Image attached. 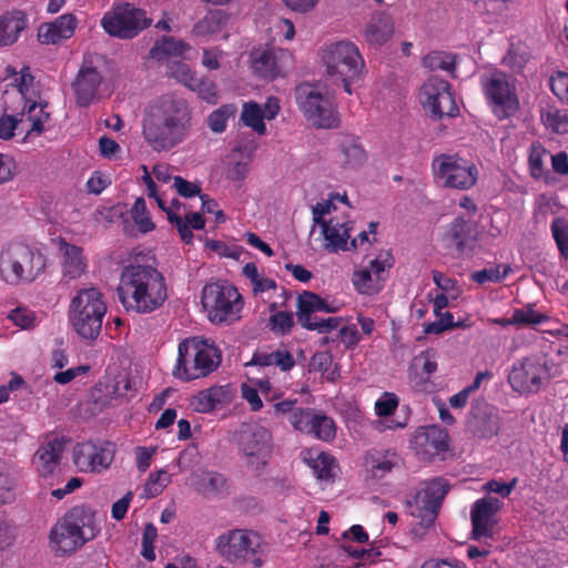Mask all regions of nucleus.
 <instances>
[{"mask_svg":"<svg viewBox=\"0 0 568 568\" xmlns=\"http://www.w3.org/2000/svg\"><path fill=\"white\" fill-rule=\"evenodd\" d=\"M194 485L199 493L209 496H222L229 487L225 477L215 471H202Z\"/></svg>","mask_w":568,"mask_h":568,"instance_id":"nucleus-40","label":"nucleus"},{"mask_svg":"<svg viewBox=\"0 0 568 568\" xmlns=\"http://www.w3.org/2000/svg\"><path fill=\"white\" fill-rule=\"evenodd\" d=\"M297 105L310 124L320 129H332L339 124V114L332 94L318 87L304 83L296 89Z\"/></svg>","mask_w":568,"mask_h":568,"instance_id":"nucleus-11","label":"nucleus"},{"mask_svg":"<svg viewBox=\"0 0 568 568\" xmlns=\"http://www.w3.org/2000/svg\"><path fill=\"white\" fill-rule=\"evenodd\" d=\"M227 22V16L222 10H210L196 21L192 28V36L203 40H211L221 33Z\"/></svg>","mask_w":568,"mask_h":568,"instance_id":"nucleus-37","label":"nucleus"},{"mask_svg":"<svg viewBox=\"0 0 568 568\" xmlns=\"http://www.w3.org/2000/svg\"><path fill=\"white\" fill-rule=\"evenodd\" d=\"M510 271L511 268L509 265H496L473 273L471 278L478 284H484L486 282L499 283L506 278Z\"/></svg>","mask_w":568,"mask_h":568,"instance_id":"nucleus-53","label":"nucleus"},{"mask_svg":"<svg viewBox=\"0 0 568 568\" xmlns=\"http://www.w3.org/2000/svg\"><path fill=\"white\" fill-rule=\"evenodd\" d=\"M242 273L250 281V285L255 297L268 301L276 293V282L260 273L256 264L246 263L243 266Z\"/></svg>","mask_w":568,"mask_h":568,"instance_id":"nucleus-36","label":"nucleus"},{"mask_svg":"<svg viewBox=\"0 0 568 568\" xmlns=\"http://www.w3.org/2000/svg\"><path fill=\"white\" fill-rule=\"evenodd\" d=\"M314 414L313 409L298 407L290 415V423L296 430L308 435L314 427L312 426Z\"/></svg>","mask_w":568,"mask_h":568,"instance_id":"nucleus-54","label":"nucleus"},{"mask_svg":"<svg viewBox=\"0 0 568 568\" xmlns=\"http://www.w3.org/2000/svg\"><path fill=\"white\" fill-rule=\"evenodd\" d=\"M334 200L346 202L345 196L336 195L316 203L312 209L313 221L321 227L322 247L328 253L349 250L348 240L353 229L349 220L334 214L336 212Z\"/></svg>","mask_w":568,"mask_h":568,"instance_id":"nucleus-10","label":"nucleus"},{"mask_svg":"<svg viewBox=\"0 0 568 568\" xmlns=\"http://www.w3.org/2000/svg\"><path fill=\"white\" fill-rule=\"evenodd\" d=\"M236 108L233 104H224L214 110L207 116V125L214 133H222L226 129V123L235 114Z\"/></svg>","mask_w":568,"mask_h":568,"instance_id":"nucleus-51","label":"nucleus"},{"mask_svg":"<svg viewBox=\"0 0 568 568\" xmlns=\"http://www.w3.org/2000/svg\"><path fill=\"white\" fill-rule=\"evenodd\" d=\"M547 374L546 365L541 359L525 358L514 364L508 379L517 392H537Z\"/></svg>","mask_w":568,"mask_h":568,"instance_id":"nucleus-24","label":"nucleus"},{"mask_svg":"<svg viewBox=\"0 0 568 568\" xmlns=\"http://www.w3.org/2000/svg\"><path fill=\"white\" fill-rule=\"evenodd\" d=\"M301 457L321 480H331L337 474L338 467L335 459L317 448L304 449L301 453Z\"/></svg>","mask_w":568,"mask_h":568,"instance_id":"nucleus-34","label":"nucleus"},{"mask_svg":"<svg viewBox=\"0 0 568 568\" xmlns=\"http://www.w3.org/2000/svg\"><path fill=\"white\" fill-rule=\"evenodd\" d=\"M101 82L102 75L99 70L91 60H84L72 83L78 105L88 106L93 103L98 97Z\"/></svg>","mask_w":568,"mask_h":568,"instance_id":"nucleus-25","label":"nucleus"},{"mask_svg":"<svg viewBox=\"0 0 568 568\" xmlns=\"http://www.w3.org/2000/svg\"><path fill=\"white\" fill-rule=\"evenodd\" d=\"M78 27V19L72 13H64L53 21L39 27L38 39L44 44H55L70 39Z\"/></svg>","mask_w":568,"mask_h":568,"instance_id":"nucleus-31","label":"nucleus"},{"mask_svg":"<svg viewBox=\"0 0 568 568\" xmlns=\"http://www.w3.org/2000/svg\"><path fill=\"white\" fill-rule=\"evenodd\" d=\"M398 397L394 393H384L375 403L376 415L387 418L397 409Z\"/></svg>","mask_w":568,"mask_h":568,"instance_id":"nucleus-60","label":"nucleus"},{"mask_svg":"<svg viewBox=\"0 0 568 568\" xmlns=\"http://www.w3.org/2000/svg\"><path fill=\"white\" fill-rule=\"evenodd\" d=\"M217 552L229 562L263 568L266 561V544L262 536L250 529H231L215 540Z\"/></svg>","mask_w":568,"mask_h":568,"instance_id":"nucleus-7","label":"nucleus"},{"mask_svg":"<svg viewBox=\"0 0 568 568\" xmlns=\"http://www.w3.org/2000/svg\"><path fill=\"white\" fill-rule=\"evenodd\" d=\"M419 102L426 113L439 119L454 116L458 112L450 84L438 77L428 78L419 90Z\"/></svg>","mask_w":568,"mask_h":568,"instance_id":"nucleus-17","label":"nucleus"},{"mask_svg":"<svg viewBox=\"0 0 568 568\" xmlns=\"http://www.w3.org/2000/svg\"><path fill=\"white\" fill-rule=\"evenodd\" d=\"M550 89L560 101L568 104V73H554L550 78Z\"/></svg>","mask_w":568,"mask_h":568,"instance_id":"nucleus-62","label":"nucleus"},{"mask_svg":"<svg viewBox=\"0 0 568 568\" xmlns=\"http://www.w3.org/2000/svg\"><path fill=\"white\" fill-rule=\"evenodd\" d=\"M455 55L445 51H432L423 59V65L432 71H452L455 68Z\"/></svg>","mask_w":568,"mask_h":568,"instance_id":"nucleus-50","label":"nucleus"},{"mask_svg":"<svg viewBox=\"0 0 568 568\" xmlns=\"http://www.w3.org/2000/svg\"><path fill=\"white\" fill-rule=\"evenodd\" d=\"M479 84L491 113L498 120L515 116L520 108L516 80L499 69L483 73Z\"/></svg>","mask_w":568,"mask_h":568,"instance_id":"nucleus-9","label":"nucleus"},{"mask_svg":"<svg viewBox=\"0 0 568 568\" xmlns=\"http://www.w3.org/2000/svg\"><path fill=\"white\" fill-rule=\"evenodd\" d=\"M130 213L133 222L142 233L150 232L155 227L146 210L145 201L142 197L135 200Z\"/></svg>","mask_w":568,"mask_h":568,"instance_id":"nucleus-52","label":"nucleus"},{"mask_svg":"<svg viewBox=\"0 0 568 568\" xmlns=\"http://www.w3.org/2000/svg\"><path fill=\"white\" fill-rule=\"evenodd\" d=\"M336 162L344 170H357L366 162V153L355 138L347 136L338 146Z\"/></svg>","mask_w":568,"mask_h":568,"instance_id":"nucleus-35","label":"nucleus"},{"mask_svg":"<svg viewBox=\"0 0 568 568\" xmlns=\"http://www.w3.org/2000/svg\"><path fill=\"white\" fill-rule=\"evenodd\" d=\"M168 73L174 78L178 82L190 88L196 79L195 73L192 69L182 61L173 60L168 65Z\"/></svg>","mask_w":568,"mask_h":568,"instance_id":"nucleus-55","label":"nucleus"},{"mask_svg":"<svg viewBox=\"0 0 568 568\" xmlns=\"http://www.w3.org/2000/svg\"><path fill=\"white\" fill-rule=\"evenodd\" d=\"M293 326V315L288 312H277L271 316V331L278 334H286Z\"/></svg>","mask_w":568,"mask_h":568,"instance_id":"nucleus-63","label":"nucleus"},{"mask_svg":"<svg viewBox=\"0 0 568 568\" xmlns=\"http://www.w3.org/2000/svg\"><path fill=\"white\" fill-rule=\"evenodd\" d=\"M235 393V388L231 384L213 385L193 395L190 399V407L196 413L207 414L230 405Z\"/></svg>","mask_w":568,"mask_h":568,"instance_id":"nucleus-26","label":"nucleus"},{"mask_svg":"<svg viewBox=\"0 0 568 568\" xmlns=\"http://www.w3.org/2000/svg\"><path fill=\"white\" fill-rule=\"evenodd\" d=\"M501 501L493 497L477 499L470 509L471 535L476 540L493 538L497 520V513Z\"/></svg>","mask_w":568,"mask_h":568,"instance_id":"nucleus-23","label":"nucleus"},{"mask_svg":"<svg viewBox=\"0 0 568 568\" xmlns=\"http://www.w3.org/2000/svg\"><path fill=\"white\" fill-rule=\"evenodd\" d=\"M312 424L314 427L308 435H312L323 442H329L335 437L336 427L331 417L315 412Z\"/></svg>","mask_w":568,"mask_h":568,"instance_id":"nucleus-47","label":"nucleus"},{"mask_svg":"<svg viewBox=\"0 0 568 568\" xmlns=\"http://www.w3.org/2000/svg\"><path fill=\"white\" fill-rule=\"evenodd\" d=\"M320 57L331 81L343 84L344 91L352 94V83L361 78L365 68L356 44L351 41L329 43L321 49Z\"/></svg>","mask_w":568,"mask_h":568,"instance_id":"nucleus-6","label":"nucleus"},{"mask_svg":"<svg viewBox=\"0 0 568 568\" xmlns=\"http://www.w3.org/2000/svg\"><path fill=\"white\" fill-rule=\"evenodd\" d=\"M333 358L328 352H317L310 362V368L320 372L326 379L335 378V371L332 369Z\"/></svg>","mask_w":568,"mask_h":568,"instance_id":"nucleus-56","label":"nucleus"},{"mask_svg":"<svg viewBox=\"0 0 568 568\" xmlns=\"http://www.w3.org/2000/svg\"><path fill=\"white\" fill-rule=\"evenodd\" d=\"M547 316L535 310L531 304L525 305L521 308H515L513 311V323L514 326H535L544 323Z\"/></svg>","mask_w":568,"mask_h":568,"instance_id":"nucleus-49","label":"nucleus"},{"mask_svg":"<svg viewBox=\"0 0 568 568\" xmlns=\"http://www.w3.org/2000/svg\"><path fill=\"white\" fill-rule=\"evenodd\" d=\"M47 102L27 101L21 113L0 118V139L9 140L16 135L26 141L31 135H40L50 120Z\"/></svg>","mask_w":568,"mask_h":568,"instance_id":"nucleus-13","label":"nucleus"},{"mask_svg":"<svg viewBox=\"0 0 568 568\" xmlns=\"http://www.w3.org/2000/svg\"><path fill=\"white\" fill-rule=\"evenodd\" d=\"M393 265L389 253L379 254L367 264L357 266L352 275L354 288L363 295H374L382 291L387 270Z\"/></svg>","mask_w":568,"mask_h":568,"instance_id":"nucleus-19","label":"nucleus"},{"mask_svg":"<svg viewBox=\"0 0 568 568\" xmlns=\"http://www.w3.org/2000/svg\"><path fill=\"white\" fill-rule=\"evenodd\" d=\"M436 369L437 363L428 353L423 352L414 357L412 362L409 368L410 378L415 382L416 385L427 383Z\"/></svg>","mask_w":568,"mask_h":568,"instance_id":"nucleus-44","label":"nucleus"},{"mask_svg":"<svg viewBox=\"0 0 568 568\" xmlns=\"http://www.w3.org/2000/svg\"><path fill=\"white\" fill-rule=\"evenodd\" d=\"M100 531L97 513L84 505L72 507L50 529L49 548L57 557L75 552Z\"/></svg>","mask_w":568,"mask_h":568,"instance_id":"nucleus-3","label":"nucleus"},{"mask_svg":"<svg viewBox=\"0 0 568 568\" xmlns=\"http://www.w3.org/2000/svg\"><path fill=\"white\" fill-rule=\"evenodd\" d=\"M274 52H286L283 49L272 47H258L251 51V64L254 73L262 78H274L277 74V65Z\"/></svg>","mask_w":568,"mask_h":568,"instance_id":"nucleus-38","label":"nucleus"},{"mask_svg":"<svg viewBox=\"0 0 568 568\" xmlns=\"http://www.w3.org/2000/svg\"><path fill=\"white\" fill-rule=\"evenodd\" d=\"M366 464L374 477L383 478L398 464V456L390 450L375 452L367 456Z\"/></svg>","mask_w":568,"mask_h":568,"instance_id":"nucleus-42","label":"nucleus"},{"mask_svg":"<svg viewBox=\"0 0 568 568\" xmlns=\"http://www.w3.org/2000/svg\"><path fill=\"white\" fill-rule=\"evenodd\" d=\"M150 23L143 10L128 2L114 4L101 19L103 30L120 39L134 38Z\"/></svg>","mask_w":568,"mask_h":568,"instance_id":"nucleus-15","label":"nucleus"},{"mask_svg":"<svg viewBox=\"0 0 568 568\" xmlns=\"http://www.w3.org/2000/svg\"><path fill=\"white\" fill-rule=\"evenodd\" d=\"M448 491L447 483L442 478H435L425 483L422 490L416 495V504L422 505L428 520H433L440 501Z\"/></svg>","mask_w":568,"mask_h":568,"instance_id":"nucleus-33","label":"nucleus"},{"mask_svg":"<svg viewBox=\"0 0 568 568\" xmlns=\"http://www.w3.org/2000/svg\"><path fill=\"white\" fill-rule=\"evenodd\" d=\"M541 121L544 125L555 133L564 134L568 132V113L554 106L541 110Z\"/></svg>","mask_w":568,"mask_h":568,"instance_id":"nucleus-45","label":"nucleus"},{"mask_svg":"<svg viewBox=\"0 0 568 568\" xmlns=\"http://www.w3.org/2000/svg\"><path fill=\"white\" fill-rule=\"evenodd\" d=\"M192 126V110L187 101L175 93L152 100L144 109L142 134L155 152L170 151L187 138Z\"/></svg>","mask_w":568,"mask_h":568,"instance_id":"nucleus-1","label":"nucleus"},{"mask_svg":"<svg viewBox=\"0 0 568 568\" xmlns=\"http://www.w3.org/2000/svg\"><path fill=\"white\" fill-rule=\"evenodd\" d=\"M143 170L144 174L142 180L146 185L148 195L153 197L156 201L159 207L166 213L169 221L175 225L183 242L187 244L191 243L193 240V233L191 229L202 230L205 224L204 219L197 212L185 214L183 217L182 214H178L175 211H173L172 207H166L162 196L158 195L155 182L153 181L152 176L145 166H143Z\"/></svg>","mask_w":568,"mask_h":568,"instance_id":"nucleus-22","label":"nucleus"},{"mask_svg":"<svg viewBox=\"0 0 568 568\" xmlns=\"http://www.w3.org/2000/svg\"><path fill=\"white\" fill-rule=\"evenodd\" d=\"M41 248L24 243H10L0 252V277L10 285L32 283L47 268Z\"/></svg>","mask_w":568,"mask_h":568,"instance_id":"nucleus-5","label":"nucleus"},{"mask_svg":"<svg viewBox=\"0 0 568 568\" xmlns=\"http://www.w3.org/2000/svg\"><path fill=\"white\" fill-rule=\"evenodd\" d=\"M118 293L123 307L138 314L159 310L168 298L164 276L156 268L139 263L123 267Z\"/></svg>","mask_w":568,"mask_h":568,"instance_id":"nucleus-2","label":"nucleus"},{"mask_svg":"<svg viewBox=\"0 0 568 568\" xmlns=\"http://www.w3.org/2000/svg\"><path fill=\"white\" fill-rule=\"evenodd\" d=\"M26 28V17L21 11L0 16V47L13 44Z\"/></svg>","mask_w":568,"mask_h":568,"instance_id":"nucleus-39","label":"nucleus"},{"mask_svg":"<svg viewBox=\"0 0 568 568\" xmlns=\"http://www.w3.org/2000/svg\"><path fill=\"white\" fill-rule=\"evenodd\" d=\"M529 59L527 47L518 41H511L508 51L504 55L501 63L518 73L523 70Z\"/></svg>","mask_w":568,"mask_h":568,"instance_id":"nucleus-46","label":"nucleus"},{"mask_svg":"<svg viewBox=\"0 0 568 568\" xmlns=\"http://www.w3.org/2000/svg\"><path fill=\"white\" fill-rule=\"evenodd\" d=\"M278 112V100L274 97H270L263 106L254 101L245 102L243 104L241 120L246 126L262 135L266 132L264 120L275 119Z\"/></svg>","mask_w":568,"mask_h":568,"instance_id":"nucleus-30","label":"nucleus"},{"mask_svg":"<svg viewBox=\"0 0 568 568\" xmlns=\"http://www.w3.org/2000/svg\"><path fill=\"white\" fill-rule=\"evenodd\" d=\"M239 445L244 463L251 470L257 471L267 464L272 453V436L265 427H246L240 434Z\"/></svg>","mask_w":568,"mask_h":568,"instance_id":"nucleus-18","label":"nucleus"},{"mask_svg":"<svg viewBox=\"0 0 568 568\" xmlns=\"http://www.w3.org/2000/svg\"><path fill=\"white\" fill-rule=\"evenodd\" d=\"M470 425L477 437L491 438L499 432L500 419L495 409L488 408L483 416H475Z\"/></svg>","mask_w":568,"mask_h":568,"instance_id":"nucleus-43","label":"nucleus"},{"mask_svg":"<svg viewBox=\"0 0 568 568\" xmlns=\"http://www.w3.org/2000/svg\"><path fill=\"white\" fill-rule=\"evenodd\" d=\"M274 38L291 41L295 37V26L292 20L281 18L273 22Z\"/></svg>","mask_w":568,"mask_h":568,"instance_id":"nucleus-64","label":"nucleus"},{"mask_svg":"<svg viewBox=\"0 0 568 568\" xmlns=\"http://www.w3.org/2000/svg\"><path fill=\"white\" fill-rule=\"evenodd\" d=\"M64 452V442L59 437L48 439L33 456V465L40 478L49 480L59 470Z\"/></svg>","mask_w":568,"mask_h":568,"instance_id":"nucleus-27","label":"nucleus"},{"mask_svg":"<svg viewBox=\"0 0 568 568\" xmlns=\"http://www.w3.org/2000/svg\"><path fill=\"white\" fill-rule=\"evenodd\" d=\"M8 318L22 329L33 328L38 323V317L33 311L21 307L11 311Z\"/></svg>","mask_w":568,"mask_h":568,"instance_id":"nucleus-58","label":"nucleus"},{"mask_svg":"<svg viewBox=\"0 0 568 568\" xmlns=\"http://www.w3.org/2000/svg\"><path fill=\"white\" fill-rule=\"evenodd\" d=\"M447 247H454L458 255H473L479 247V232L475 222L462 216L454 219L442 237Z\"/></svg>","mask_w":568,"mask_h":568,"instance_id":"nucleus-21","label":"nucleus"},{"mask_svg":"<svg viewBox=\"0 0 568 568\" xmlns=\"http://www.w3.org/2000/svg\"><path fill=\"white\" fill-rule=\"evenodd\" d=\"M201 303L212 323L233 322L243 308L242 296L226 282L206 284L202 290Z\"/></svg>","mask_w":568,"mask_h":568,"instance_id":"nucleus-12","label":"nucleus"},{"mask_svg":"<svg viewBox=\"0 0 568 568\" xmlns=\"http://www.w3.org/2000/svg\"><path fill=\"white\" fill-rule=\"evenodd\" d=\"M190 45L182 40L172 37H163L156 41L150 53L152 58L162 61L170 58L182 57Z\"/></svg>","mask_w":568,"mask_h":568,"instance_id":"nucleus-41","label":"nucleus"},{"mask_svg":"<svg viewBox=\"0 0 568 568\" xmlns=\"http://www.w3.org/2000/svg\"><path fill=\"white\" fill-rule=\"evenodd\" d=\"M58 247L61 254L62 280L71 282L84 275L89 266V261L83 248L63 239L59 240Z\"/></svg>","mask_w":568,"mask_h":568,"instance_id":"nucleus-29","label":"nucleus"},{"mask_svg":"<svg viewBox=\"0 0 568 568\" xmlns=\"http://www.w3.org/2000/svg\"><path fill=\"white\" fill-rule=\"evenodd\" d=\"M171 483V474L165 468L151 473L144 484L143 495L146 498L156 497Z\"/></svg>","mask_w":568,"mask_h":568,"instance_id":"nucleus-48","label":"nucleus"},{"mask_svg":"<svg viewBox=\"0 0 568 568\" xmlns=\"http://www.w3.org/2000/svg\"><path fill=\"white\" fill-rule=\"evenodd\" d=\"M116 448L111 442L78 444L73 449V462L82 473H101L113 463Z\"/></svg>","mask_w":568,"mask_h":568,"instance_id":"nucleus-20","label":"nucleus"},{"mask_svg":"<svg viewBox=\"0 0 568 568\" xmlns=\"http://www.w3.org/2000/svg\"><path fill=\"white\" fill-rule=\"evenodd\" d=\"M433 175L445 187L469 190L478 180L477 165L458 154H440L433 160Z\"/></svg>","mask_w":568,"mask_h":568,"instance_id":"nucleus-14","label":"nucleus"},{"mask_svg":"<svg viewBox=\"0 0 568 568\" xmlns=\"http://www.w3.org/2000/svg\"><path fill=\"white\" fill-rule=\"evenodd\" d=\"M190 90L196 92L207 103L215 104L219 101L216 84L209 79H195Z\"/></svg>","mask_w":568,"mask_h":568,"instance_id":"nucleus-57","label":"nucleus"},{"mask_svg":"<svg viewBox=\"0 0 568 568\" xmlns=\"http://www.w3.org/2000/svg\"><path fill=\"white\" fill-rule=\"evenodd\" d=\"M158 538V530L153 524H148L142 535L141 555L149 561L155 560L154 542Z\"/></svg>","mask_w":568,"mask_h":568,"instance_id":"nucleus-59","label":"nucleus"},{"mask_svg":"<svg viewBox=\"0 0 568 568\" xmlns=\"http://www.w3.org/2000/svg\"><path fill=\"white\" fill-rule=\"evenodd\" d=\"M343 304L337 300L321 297L312 292H304L298 296V322L303 327L316 329L321 333L329 332L338 324V318L317 320L312 314L316 312L336 313Z\"/></svg>","mask_w":568,"mask_h":568,"instance_id":"nucleus-16","label":"nucleus"},{"mask_svg":"<svg viewBox=\"0 0 568 568\" xmlns=\"http://www.w3.org/2000/svg\"><path fill=\"white\" fill-rule=\"evenodd\" d=\"M106 304L103 294L97 287L80 290L72 298L69 318L75 332L85 339L99 336Z\"/></svg>","mask_w":568,"mask_h":568,"instance_id":"nucleus-8","label":"nucleus"},{"mask_svg":"<svg viewBox=\"0 0 568 568\" xmlns=\"http://www.w3.org/2000/svg\"><path fill=\"white\" fill-rule=\"evenodd\" d=\"M131 385L128 375L118 374L105 385V390L111 398H120L126 395Z\"/></svg>","mask_w":568,"mask_h":568,"instance_id":"nucleus-61","label":"nucleus"},{"mask_svg":"<svg viewBox=\"0 0 568 568\" xmlns=\"http://www.w3.org/2000/svg\"><path fill=\"white\" fill-rule=\"evenodd\" d=\"M221 361V352L212 342L189 337L179 344L172 375L182 382L204 378L217 369Z\"/></svg>","mask_w":568,"mask_h":568,"instance_id":"nucleus-4","label":"nucleus"},{"mask_svg":"<svg viewBox=\"0 0 568 568\" xmlns=\"http://www.w3.org/2000/svg\"><path fill=\"white\" fill-rule=\"evenodd\" d=\"M416 453L433 458L448 449L447 432L436 425L418 428L412 439Z\"/></svg>","mask_w":568,"mask_h":568,"instance_id":"nucleus-28","label":"nucleus"},{"mask_svg":"<svg viewBox=\"0 0 568 568\" xmlns=\"http://www.w3.org/2000/svg\"><path fill=\"white\" fill-rule=\"evenodd\" d=\"M395 32L394 21L389 14L375 13L364 29V38L369 45L382 47L388 42Z\"/></svg>","mask_w":568,"mask_h":568,"instance_id":"nucleus-32","label":"nucleus"}]
</instances>
